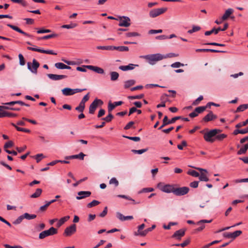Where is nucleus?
<instances>
[{
	"mask_svg": "<svg viewBox=\"0 0 248 248\" xmlns=\"http://www.w3.org/2000/svg\"><path fill=\"white\" fill-rule=\"evenodd\" d=\"M24 217L25 219L31 220L36 217V215L35 214H29V213H25L23 214Z\"/></svg>",
	"mask_w": 248,
	"mask_h": 248,
	"instance_id": "obj_36",
	"label": "nucleus"
},
{
	"mask_svg": "<svg viewBox=\"0 0 248 248\" xmlns=\"http://www.w3.org/2000/svg\"><path fill=\"white\" fill-rule=\"evenodd\" d=\"M187 146V143L186 140H183L182 141L181 144H178L177 145V148L181 150L183 149V147H186Z\"/></svg>",
	"mask_w": 248,
	"mask_h": 248,
	"instance_id": "obj_61",
	"label": "nucleus"
},
{
	"mask_svg": "<svg viewBox=\"0 0 248 248\" xmlns=\"http://www.w3.org/2000/svg\"><path fill=\"white\" fill-rule=\"evenodd\" d=\"M77 230L76 225L75 224L65 228L63 234L66 236H70L75 233Z\"/></svg>",
	"mask_w": 248,
	"mask_h": 248,
	"instance_id": "obj_11",
	"label": "nucleus"
},
{
	"mask_svg": "<svg viewBox=\"0 0 248 248\" xmlns=\"http://www.w3.org/2000/svg\"><path fill=\"white\" fill-rule=\"evenodd\" d=\"M25 217H24V215L23 214L22 215L18 217L14 221L13 223L15 225L19 224L22 221L23 219Z\"/></svg>",
	"mask_w": 248,
	"mask_h": 248,
	"instance_id": "obj_42",
	"label": "nucleus"
},
{
	"mask_svg": "<svg viewBox=\"0 0 248 248\" xmlns=\"http://www.w3.org/2000/svg\"><path fill=\"white\" fill-rule=\"evenodd\" d=\"M219 31H221L220 27H218L217 29L214 28L211 31H205L204 33V34H205V35H206V36L210 35L213 33H215V34H217L218 33V32Z\"/></svg>",
	"mask_w": 248,
	"mask_h": 248,
	"instance_id": "obj_28",
	"label": "nucleus"
},
{
	"mask_svg": "<svg viewBox=\"0 0 248 248\" xmlns=\"http://www.w3.org/2000/svg\"><path fill=\"white\" fill-rule=\"evenodd\" d=\"M18 58L19 60V64L20 65L23 66L25 64V61L24 58L23 56L21 54H19L18 55Z\"/></svg>",
	"mask_w": 248,
	"mask_h": 248,
	"instance_id": "obj_55",
	"label": "nucleus"
},
{
	"mask_svg": "<svg viewBox=\"0 0 248 248\" xmlns=\"http://www.w3.org/2000/svg\"><path fill=\"white\" fill-rule=\"evenodd\" d=\"M144 97L143 94H140L137 95H134V96H129L128 97V98L130 99H140Z\"/></svg>",
	"mask_w": 248,
	"mask_h": 248,
	"instance_id": "obj_50",
	"label": "nucleus"
},
{
	"mask_svg": "<svg viewBox=\"0 0 248 248\" xmlns=\"http://www.w3.org/2000/svg\"><path fill=\"white\" fill-rule=\"evenodd\" d=\"M27 49L30 50H32L34 51H37L43 53H46V54H51V55H57L56 53H55L53 52V51L51 50H43L39 48H36L28 46L27 47Z\"/></svg>",
	"mask_w": 248,
	"mask_h": 248,
	"instance_id": "obj_15",
	"label": "nucleus"
},
{
	"mask_svg": "<svg viewBox=\"0 0 248 248\" xmlns=\"http://www.w3.org/2000/svg\"><path fill=\"white\" fill-rule=\"evenodd\" d=\"M248 124V118L245 121L237 124L235 125V127L237 128H239L241 127L246 126Z\"/></svg>",
	"mask_w": 248,
	"mask_h": 248,
	"instance_id": "obj_47",
	"label": "nucleus"
},
{
	"mask_svg": "<svg viewBox=\"0 0 248 248\" xmlns=\"http://www.w3.org/2000/svg\"><path fill=\"white\" fill-rule=\"evenodd\" d=\"M135 66L138 65H135L133 64H129L128 65H122L119 66V69L122 71H125L127 70H133L134 69Z\"/></svg>",
	"mask_w": 248,
	"mask_h": 248,
	"instance_id": "obj_25",
	"label": "nucleus"
},
{
	"mask_svg": "<svg viewBox=\"0 0 248 248\" xmlns=\"http://www.w3.org/2000/svg\"><path fill=\"white\" fill-rule=\"evenodd\" d=\"M248 108V104H243L240 105L236 109V112L243 111Z\"/></svg>",
	"mask_w": 248,
	"mask_h": 248,
	"instance_id": "obj_38",
	"label": "nucleus"
},
{
	"mask_svg": "<svg viewBox=\"0 0 248 248\" xmlns=\"http://www.w3.org/2000/svg\"><path fill=\"white\" fill-rule=\"evenodd\" d=\"M148 150V149H143L141 150H132V152L135 154H142V153L146 152Z\"/></svg>",
	"mask_w": 248,
	"mask_h": 248,
	"instance_id": "obj_53",
	"label": "nucleus"
},
{
	"mask_svg": "<svg viewBox=\"0 0 248 248\" xmlns=\"http://www.w3.org/2000/svg\"><path fill=\"white\" fill-rule=\"evenodd\" d=\"M158 187L164 192L167 193H172L174 194L175 186L173 185L169 184L163 185L161 183H159L158 184Z\"/></svg>",
	"mask_w": 248,
	"mask_h": 248,
	"instance_id": "obj_4",
	"label": "nucleus"
},
{
	"mask_svg": "<svg viewBox=\"0 0 248 248\" xmlns=\"http://www.w3.org/2000/svg\"><path fill=\"white\" fill-rule=\"evenodd\" d=\"M232 233V239H234L237 236H239L241 234H242V232L241 231H236Z\"/></svg>",
	"mask_w": 248,
	"mask_h": 248,
	"instance_id": "obj_59",
	"label": "nucleus"
},
{
	"mask_svg": "<svg viewBox=\"0 0 248 248\" xmlns=\"http://www.w3.org/2000/svg\"><path fill=\"white\" fill-rule=\"evenodd\" d=\"M62 93L65 96L72 95L74 94L73 89L65 88L62 90Z\"/></svg>",
	"mask_w": 248,
	"mask_h": 248,
	"instance_id": "obj_27",
	"label": "nucleus"
},
{
	"mask_svg": "<svg viewBox=\"0 0 248 248\" xmlns=\"http://www.w3.org/2000/svg\"><path fill=\"white\" fill-rule=\"evenodd\" d=\"M17 116V115L16 113L9 112L6 111H1L0 112V118H3L5 117H15Z\"/></svg>",
	"mask_w": 248,
	"mask_h": 248,
	"instance_id": "obj_23",
	"label": "nucleus"
},
{
	"mask_svg": "<svg viewBox=\"0 0 248 248\" xmlns=\"http://www.w3.org/2000/svg\"><path fill=\"white\" fill-rule=\"evenodd\" d=\"M219 132H220V130L218 129L211 130L204 134L203 136L204 139L207 142H213L215 141V139L213 137L216 136Z\"/></svg>",
	"mask_w": 248,
	"mask_h": 248,
	"instance_id": "obj_2",
	"label": "nucleus"
},
{
	"mask_svg": "<svg viewBox=\"0 0 248 248\" xmlns=\"http://www.w3.org/2000/svg\"><path fill=\"white\" fill-rule=\"evenodd\" d=\"M123 102L121 101L115 102L113 103L109 102L108 105V111L111 112V111L114 109V108L118 106L122 105Z\"/></svg>",
	"mask_w": 248,
	"mask_h": 248,
	"instance_id": "obj_21",
	"label": "nucleus"
},
{
	"mask_svg": "<svg viewBox=\"0 0 248 248\" xmlns=\"http://www.w3.org/2000/svg\"><path fill=\"white\" fill-rule=\"evenodd\" d=\"M144 57L148 61L149 63L152 65L155 64L156 62L166 58V57H164V56L159 53L148 55L145 56Z\"/></svg>",
	"mask_w": 248,
	"mask_h": 248,
	"instance_id": "obj_1",
	"label": "nucleus"
},
{
	"mask_svg": "<svg viewBox=\"0 0 248 248\" xmlns=\"http://www.w3.org/2000/svg\"><path fill=\"white\" fill-rule=\"evenodd\" d=\"M183 66H184V64L180 62H175L171 64V67L172 68H178Z\"/></svg>",
	"mask_w": 248,
	"mask_h": 248,
	"instance_id": "obj_62",
	"label": "nucleus"
},
{
	"mask_svg": "<svg viewBox=\"0 0 248 248\" xmlns=\"http://www.w3.org/2000/svg\"><path fill=\"white\" fill-rule=\"evenodd\" d=\"M85 155L83 154L82 152L80 153L78 155H72L69 156H66L65 157V159H78L81 160H84Z\"/></svg>",
	"mask_w": 248,
	"mask_h": 248,
	"instance_id": "obj_19",
	"label": "nucleus"
},
{
	"mask_svg": "<svg viewBox=\"0 0 248 248\" xmlns=\"http://www.w3.org/2000/svg\"><path fill=\"white\" fill-rule=\"evenodd\" d=\"M196 52H211L216 53H224L225 51L222 50H218L213 49H197Z\"/></svg>",
	"mask_w": 248,
	"mask_h": 248,
	"instance_id": "obj_26",
	"label": "nucleus"
},
{
	"mask_svg": "<svg viewBox=\"0 0 248 248\" xmlns=\"http://www.w3.org/2000/svg\"><path fill=\"white\" fill-rule=\"evenodd\" d=\"M70 218V217L69 216H67L61 218L58 221L57 223V226L60 227L63 224H64L66 221H67Z\"/></svg>",
	"mask_w": 248,
	"mask_h": 248,
	"instance_id": "obj_33",
	"label": "nucleus"
},
{
	"mask_svg": "<svg viewBox=\"0 0 248 248\" xmlns=\"http://www.w3.org/2000/svg\"><path fill=\"white\" fill-rule=\"evenodd\" d=\"M123 137L135 141H139L140 140V138L139 137H129L126 136H123Z\"/></svg>",
	"mask_w": 248,
	"mask_h": 248,
	"instance_id": "obj_51",
	"label": "nucleus"
},
{
	"mask_svg": "<svg viewBox=\"0 0 248 248\" xmlns=\"http://www.w3.org/2000/svg\"><path fill=\"white\" fill-rule=\"evenodd\" d=\"M57 36H58L57 34L52 33L51 34H49V35L44 36L41 38H39L38 40H40V39L46 40V39H50L51 38L56 37Z\"/></svg>",
	"mask_w": 248,
	"mask_h": 248,
	"instance_id": "obj_39",
	"label": "nucleus"
},
{
	"mask_svg": "<svg viewBox=\"0 0 248 248\" xmlns=\"http://www.w3.org/2000/svg\"><path fill=\"white\" fill-rule=\"evenodd\" d=\"M189 167L194 168L201 171V174H199V179L201 181L208 182L209 181L208 177L206 173L207 171L205 169H203L200 168H196L192 166H189Z\"/></svg>",
	"mask_w": 248,
	"mask_h": 248,
	"instance_id": "obj_7",
	"label": "nucleus"
},
{
	"mask_svg": "<svg viewBox=\"0 0 248 248\" xmlns=\"http://www.w3.org/2000/svg\"><path fill=\"white\" fill-rule=\"evenodd\" d=\"M39 63L35 60L33 59L32 65L31 63L28 62L27 63L28 69L30 70L32 73L36 74L37 72V69L39 67Z\"/></svg>",
	"mask_w": 248,
	"mask_h": 248,
	"instance_id": "obj_10",
	"label": "nucleus"
},
{
	"mask_svg": "<svg viewBox=\"0 0 248 248\" xmlns=\"http://www.w3.org/2000/svg\"><path fill=\"white\" fill-rule=\"evenodd\" d=\"M11 1L13 2L20 3L23 6H27V3L24 0H11Z\"/></svg>",
	"mask_w": 248,
	"mask_h": 248,
	"instance_id": "obj_57",
	"label": "nucleus"
},
{
	"mask_svg": "<svg viewBox=\"0 0 248 248\" xmlns=\"http://www.w3.org/2000/svg\"><path fill=\"white\" fill-rule=\"evenodd\" d=\"M84 66L86 67V68H87L89 70H92L98 74H103L104 73V69L99 67L93 66V65H86Z\"/></svg>",
	"mask_w": 248,
	"mask_h": 248,
	"instance_id": "obj_17",
	"label": "nucleus"
},
{
	"mask_svg": "<svg viewBox=\"0 0 248 248\" xmlns=\"http://www.w3.org/2000/svg\"><path fill=\"white\" fill-rule=\"evenodd\" d=\"M125 36L127 37H135V36H139L140 34L136 32H127L125 34Z\"/></svg>",
	"mask_w": 248,
	"mask_h": 248,
	"instance_id": "obj_49",
	"label": "nucleus"
},
{
	"mask_svg": "<svg viewBox=\"0 0 248 248\" xmlns=\"http://www.w3.org/2000/svg\"><path fill=\"white\" fill-rule=\"evenodd\" d=\"M77 26L76 24L75 23H72L68 25H63L62 26V28H65V29H72L75 27H76Z\"/></svg>",
	"mask_w": 248,
	"mask_h": 248,
	"instance_id": "obj_56",
	"label": "nucleus"
},
{
	"mask_svg": "<svg viewBox=\"0 0 248 248\" xmlns=\"http://www.w3.org/2000/svg\"><path fill=\"white\" fill-rule=\"evenodd\" d=\"M189 191V188L186 186L181 187H175L174 194L177 196H183L186 194Z\"/></svg>",
	"mask_w": 248,
	"mask_h": 248,
	"instance_id": "obj_8",
	"label": "nucleus"
},
{
	"mask_svg": "<svg viewBox=\"0 0 248 248\" xmlns=\"http://www.w3.org/2000/svg\"><path fill=\"white\" fill-rule=\"evenodd\" d=\"M167 10L166 7L154 9L149 12V16L152 18H155L160 15L163 14Z\"/></svg>",
	"mask_w": 248,
	"mask_h": 248,
	"instance_id": "obj_5",
	"label": "nucleus"
},
{
	"mask_svg": "<svg viewBox=\"0 0 248 248\" xmlns=\"http://www.w3.org/2000/svg\"><path fill=\"white\" fill-rule=\"evenodd\" d=\"M227 137V135L224 134H221L216 136L215 139L219 140H222L224 139Z\"/></svg>",
	"mask_w": 248,
	"mask_h": 248,
	"instance_id": "obj_58",
	"label": "nucleus"
},
{
	"mask_svg": "<svg viewBox=\"0 0 248 248\" xmlns=\"http://www.w3.org/2000/svg\"><path fill=\"white\" fill-rule=\"evenodd\" d=\"M233 11L232 9H227L224 14L223 15L222 17V20H225L230 16V15L233 13Z\"/></svg>",
	"mask_w": 248,
	"mask_h": 248,
	"instance_id": "obj_30",
	"label": "nucleus"
},
{
	"mask_svg": "<svg viewBox=\"0 0 248 248\" xmlns=\"http://www.w3.org/2000/svg\"><path fill=\"white\" fill-rule=\"evenodd\" d=\"M49 204H48V203L47 202H46V204H45L44 205H43L42 206H41L39 208V211L40 212H44L45 211L47 208L49 206Z\"/></svg>",
	"mask_w": 248,
	"mask_h": 248,
	"instance_id": "obj_64",
	"label": "nucleus"
},
{
	"mask_svg": "<svg viewBox=\"0 0 248 248\" xmlns=\"http://www.w3.org/2000/svg\"><path fill=\"white\" fill-rule=\"evenodd\" d=\"M116 217L121 221H125V216L120 212L116 213Z\"/></svg>",
	"mask_w": 248,
	"mask_h": 248,
	"instance_id": "obj_54",
	"label": "nucleus"
},
{
	"mask_svg": "<svg viewBox=\"0 0 248 248\" xmlns=\"http://www.w3.org/2000/svg\"><path fill=\"white\" fill-rule=\"evenodd\" d=\"M181 118H182L181 116H176V117L172 118L171 120H169L168 117L167 116H165V117H164V119L163 120V124L161 126H160L158 128V129H162L164 126H165L168 124H173L175 122V121L176 120H179Z\"/></svg>",
	"mask_w": 248,
	"mask_h": 248,
	"instance_id": "obj_9",
	"label": "nucleus"
},
{
	"mask_svg": "<svg viewBox=\"0 0 248 248\" xmlns=\"http://www.w3.org/2000/svg\"><path fill=\"white\" fill-rule=\"evenodd\" d=\"M217 117V116L214 114L212 111H210V112L203 118L202 121L205 122H208L216 119Z\"/></svg>",
	"mask_w": 248,
	"mask_h": 248,
	"instance_id": "obj_16",
	"label": "nucleus"
},
{
	"mask_svg": "<svg viewBox=\"0 0 248 248\" xmlns=\"http://www.w3.org/2000/svg\"><path fill=\"white\" fill-rule=\"evenodd\" d=\"M78 196H77V200H81L87 197H89L91 195V192L89 191H81L78 193Z\"/></svg>",
	"mask_w": 248,
	"mask_h": 248,
	"instance_id": "obj_18",
	"label": "nucleus"
},
{
	"mask_svg": "<svg viewBox=\"0 0 248 248\" xmlns=\"http://www.w3.org/2000/svg\"><path fill=\"white\" fill-rule=\"evenodd\" d=\"M212 221V220H206L203 219L198 221L197 223V225H200V226L196 230L198 232L202 231L204 228L205 225L203 224L204 223H210Z\"/></svg>",
	"mask_w": 248,
	"mask_h": 248,
	"instance_id": "obj_22",
	"label": "nucleus"
},
{
	"mask_svg": "<svg viewBox=\"0 0 248 248\" xmlns=\"http://www.w3.org/2000/svg\"><path fill=\"white\" fill-rule=\"evenodd\" d=\"M117 196L119 198H123V199H125L131 201L132 202V204H139L140 203V201L136 202L134 199H133L131 197L127 196L126 195H118Z\"/></svg>",
	"mask_w": 248,
	"mask_h": 248,
	"instance_id": "obj_31",
	"label": "nucleus"
},
{
	"mask_svg": "<svg viewBox=\"0 0 248 248\" xmlns=\"http://www.w3.org/2000/svg\"><path fill=\"white\" fill-rule=\"evenodd\" d=\"M136 83L135 80L133 79L128 80L125 81L124 83V88L125 89H127L129 87L134 85Z\"/></svg>",
	"mask_w": 248,
	"mask_h": 248,
	"instance_id": "obj_32",
	"label": "nucleus"
},
{
	"mask_svg": "<svg viewBox=\"0 0 248 248\" xmlns=\"http://www.w3.org/2000/svg\"><path fill=\"white\" fill-rule=\"evenodd\" d=\"M55 66L59 69H64L66 65L62 62H57L55 64Z\"/></svg>",
	"mask_w": 248,
	"mask_h": 248,
	"instance_id": "obj_46",
	"label": "nucleus"
},
{
	"mask_svg": "<svg viewBox=\"0 0 248 248\" xmlns=\"http://www.w3.org/2000/svg\"><path fill=\"white\" fill-rule=\"evenodd\" d=\"M113 117H114L112 115V114H111V112H109V113H108V116H107L105 118H102V119L103 120L105 121L106 122L108 123V122H110L111 121V120L113 119Z\"/></svg>",
	"mask_w": 248,
	"mask_h": 248,
	"instance_id": "obj_41",
	"label": "nucleus"
},
{
	"mask_svg": "<svg viewBox=\"0 0 248 248\" xmlns=\"http://www.w3.org/2000/svg\"><path fill=\"white\" fill-rule=\"evenodd\" d=\"M96 48L98 49L112 50V46H97Z\"/></svg>",
	"mask_w": 248,
	"mask_h": 248,
	"instance_id": "obj_48",
	"label": "nucleus"
},
{
	"mask_svg": "<svg viewBox=\"0 0 248 248\" xmlns=\"http://www.w3.org/2000/svg\"><path fill=\"white\" fill-rule=\"evenodd\" d=\"M187 173L193 177H199V173L197 171L194 170H189L188 171Z\"/></svg>",
	"mask_w": 248,
	"mask_h": 248,
	"instance_id": "obj_52",
	"label": "nucleus"
},
{
	"mask_svg": "<svg viewBox=\"0 0 248 248\" xmlns=\"http://www.w3.org/2000/svg\"><path fill=\"white\" fill-rule=\"evenodd\" d=\"M110 79L112 81H115L116 80L119 76V75L118 73L117 72H111L110 73Z\"/></svg>",
	"mask_w": 248,
	"mask_h": 248,
	"instance_id": "obj_35",
	"label": "nucleus"
},
{
	"mask_svg": "<svg viewBox=\"0 0 248 248\" xmlns=\"http://www.w3.org/2000/svg\"><path fill=\"white\" fill-rule=\"evenodd\" d=\"M103 104V102L99 99H95L94 101L91 103L89 107V112L90 114H94L97 106L98 105H102Z\"/></svg>",
	"mask_w": 248,
	"mask_h": 248,
	"instance_id": "obj_6",
	"label": "nucleus"
},
{
	"mask_svg": "<svg viewBox=\"0 0 248 248\" xmlns=\"http://www.w3.org/2000/svg\"><path fill=\"white\" fill-rule=\"evenodd\" d=\"M57 229L52 227L50 228L48 230L40 232L39 234V238L40 239H43L48 236L53 235L55 234H57Z\"/></svg>",
	"mask_w": 248,
	"mask_h": 248,
	"instance_id": "obj_3",
	"label": "nucleus"
},
{
	"mask_svg": "<svg viewBox=\"0 0 248 248\" xmlns=\"http://www.w3.org/2000/svg\"><path fill=\"white\" fill-rule=\"evenodd\" d=\"M13 145V142L12 141H9L6 142L4 145V150L7 149L8 148H10Z\"/></svg>",
	"mask_w": 248,
	"mask_h": 248,
	"instance_id": "obj_63",
	"label": "nucleus"
},
{
	"mask_svg": "<svg viewBox=\"0 0 248 248\" xmlns=\"http://www.w3.org/2000/svg\"><path fill=\"white\" fill-rule=\"evenodd\" d=\"M185 230L180 229L176 231L171 236V238L177 240H180L183 236L185 235Z\"/></svg>",
	"mask_w": 248,
	"mask_h": 248,
	"instance_id": "obj_14",
	"label": "nucleus"
},
{
	"mask_svg": "<svg viewBox=\"0 0 248 248\" xmlns=\"http://www.w3.org/2000/svg\"><path fill=\"white\" fill-rule=\"evenodd\" d=\"M130 24V19L128 17L123 16L120 18L119 26L128 27Z\"/></svg>",
	"mask_w": 248,
	"mask_h": 248,
	"instance_id": "obj_13",
	"label": "nucleus"
},
{
	"mask_svg": "<svg viewBox=\"0 0 248 248\" xmlns=\"http://www.w3.org/2000/svg\"><path fill=\"white\" fill-rule=\"evenodd\" d=\"M202 100H203V96L202 95H201L192 103V105L194 106L197 105L199 104L200 102Z\"/></svg>",
	"mask_w": 248,
	"mask_h": 248,
	"instance_id": "obj_60",
	"label": "nucleus"
},
{
	"mask_svg": "<svg viewBox=\"0 0 248 248\" xmlns=\"http://www.w3.org/2000/svg\"><path fill=\"white\" fill-rule=\"evenodd\" d=\"M11 125L14 126L16 129L18 131H22L26 133H30L31 132V130L28 129L21 128L20 127H18L17 125H25V123L22 121H19L17 122V124H16L14 123H11Z\"/></svg>",
	"mask_w": 248,
	"mask_h": 248,
	"instance_id": "obj_12",
	"label": "nucleus"
},
{
	"mask_svg": "<svg viewBox=\"0 0 248 248\" xmlns=\"http://www.w3.org/2000/svg\"><path fill=\"white\" fill-rule=\"evenodd\" d=\"M100 203V202L96 200H93L92 202L88 203L87 206L88 208H92L93 207L97 206Z\"/></svg>",
	"mask_w": 248,
	"mask_h": 248,
	"instance_id": "obj_40",
	"label": "nucleus"
},
{
	"mask_svg": "<svg viewBox=\"0 0 248 248\" xmlns=\"http://www.w3.org/2000/svg\"><path fill=\"white\" fill-rule=\"evenodd\" d=\"M201 30V27L198 26H193L192 29L187 31V32L189 34H191L193 32L198 31Z\"/></svg>",
	"mask_w": 248,
	"mask_h": 248,
	"instance_id": "obj_43",
	"label": "nucleus"
},
{
	"mask_svg": "<svg viewBox=\"0 0 248 248\" xmlns=\"http://www.w3.org/2000/svg\"><path fill=\"white\" fill-rule=\"evenodd\" d=\"M110 185H114L115 187H117L119 185V181L115 177L112 178L109 181Z\"/></svg>",
	"mask_w": 248,
	"mask_h": 248,
	"instance_id": "obj_44",
	"label": "nucleus"
},
{
	"mask_svg": "<svg viewBox=\"0 0 248 248\" xmlns=\"http://www.w3.org/2000/svg\"><path fill=\"white\" fill-rule=\"evenodd\" d=\"M42 192V190L41 188H37L35 192L31 195V198H36L39 197Z\"/></svg>",
	"mask_w": 248,
	"mask_h": 248,
	"instance_id": "obj_34",
	"label": "nucleus"
},
{
	"mask_svg": "<svg viewBox=\"0 0 248 248\" xmlns=\"http://www.w3.org/2000/svg\"><path fill=\"white\" fill-rule=\"evenodd\" d=\"M47 77L53 80H59L66 78L65 75H59L53 74H48L47 75Z\"/></svg>",
	"mask_w": 248,
	"mask_h": 248,
	"instance_id": "obj_20",
	"label": "nucleus"
},
{
	"mask_svg": "<svg viewBox=\"0 0 248 248\" xmlns=\"http://www.w3.org/2000/svg\"><path fill=\"white\" fill-rule=\"evenodd\" d=\"M7 26L8 27H9L10 28H11V29H12L13 30L25 35V36H30V35L28 34L27 33L23 31L22 30H21L20 29H19L18 27H17V26H14V25H11V24H7Z\"/></svg>",
	"mask_w": 248,
	"mask_h": 248,
	"instance_id": "obj_24",
	"label": "nucleus"
},
{
	"mask_svg": "<svg viewBox=\"0 0 248 248\" xmlns=\"http://www.w3.org/2000/svg\"><path fill=\"white\" fill-rule=\"evenodd\" d=\"M207 108V106H206L199 107L196 108L195 109V110L196 112H197V113L198 114H199V113H201L203 111H204Z\"/></svg>",
	"mask_w": 248,
	"mask_h": 248,
	"instance_id": "obj_45",
	"label": "nucleus"
},
{
	"mask_svg": "<svg viewBox=\"0 0 248 248\" xmlns=\"http://www.w3.org/2000/svg\"><path fill=\"white\" fill-rule=\"evenodd\" d=\"M134 234L135 236H146V232L145 230L142 231L141 230H139L138 229L137 232H134Z\"/></svg>",
	"mask_w": 248,
	"mask_h": 248,
	"instance_id": "obj_37",
	"label": "nucleus"
},
{
	"mask_svg": "<svg viewBox=\"0 0 248 248\" xmlns=\"http://www.w3.org/2000/svg\"><path fill=\"white\" fill-rule=\"evenodd\" d=\"M117 50L119 51H128L129 50V48L126 46H112V50Z\"/></svg>",
	"mask_w": 248,
	"mask_h": 248,
	"instance_id": "obj_29",
	"label": "nucleus"
}]
</instances>
